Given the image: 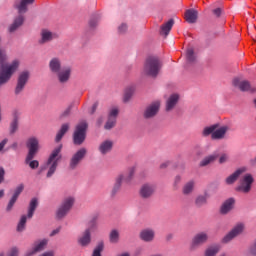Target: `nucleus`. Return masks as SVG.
Instances as JSON below:
<instances>
[{
	"label": "nucleus",
	"mask_w": 256,
	"mask_h": 256,
	"mask_svg": "<svg viewBox=\"0 0 256 256\" xmlns=\"http://www.w3.org/2000/svg\"><path fill=\"white\" fill-rule=\"evenodd\" d=\"M28 154L25 159L26 165H29L30 169H37L39 167V161L35 159V155L39 153V140L37 138H29L26 143Z\"/></svg>",
	"instance_id": "obj_1"
},
{
	"label": "nucleus",
	"mask_w": 256,
	"mask_h": 256,
	"mask_svg": "<svg viewBox=\"0 0 256 256\" xmlns=\"http://www.w3.org/2000/svg\"><path fill=\"white\" fill-rule=\"evenodd\" d=\"M144 71L150 77H157L159 71H161V61L156 56L147 57L144 64Z\"/></svg>",
	"instance_id": "obj_2"
},
{
	"label": "nucleus",
	"mask_w": 256,
	"mask_h": 256,
	"mask_svg": "<svg viewBox=\"0 0 256 256\" xmlns=\"http://www.w3.org/2000/svg\"><path fill=\"white\" fill-rule=\"evenodd\" d=\"M61 149H63V145L57 146L52 151L47 160V165H51L46 175V177L48 178L52 177L55 171H57V165H59V160L62 159Z\"/></svg>",
	"instance_id": "obj_3"
},
{
	"label": "nucleus",
	"mask_w": 256,
	"mask_h": 256,
	"mask_svg": "<svg viewBox=\"0 0 256 256\" xmlns=\"http://www.w3.org/2000/svg\"><path fill=\"white\" fill-rule=\"evenodd\" d=\"M87 129H89V124L87 122H80L74 130L73 133V143L74 145H83L85 139H87Z\"/></svg>",
	"instance_id": "obj_4"
},
{
	"label": "nucleus",
	"mask_w": 256,
	"mask_h": 256,
	"mask_svg": "<svg viewBox=\"0 0 256 256\" xmlns=\"http://www.w3.org/2000/svg\"><path fill=\"white\" fill-rule=\"evenodd\" d=\"M37 207H39V200L37 198H32L29 203L28 214L27 216H21V219L17 225V231L21 232L25 230V225H27V217L28 219H33V215H35Z\"/></svg>",
	"instance_id": "obj_5"
},
{
	"label": "nucleus",
	"mask_w": 256,
	"mask_h": 256,
	"mask_svg": "<svg viewBox=\"0 0 256 256\" xmlns=\"http://www.w3.org/2000/svg\"><path fill=\"white\" fill-rule=\"evenodd\" d=\"M218 127L219 124H214L210 127L204 128V137L211 135L212 139H223V137H225V133H227V126L217 129Z\"/></svg>",
	"instance_id": "obj_6"
},
{
	"label": "nucleus",
	"mask_w": 256,
	"mask_h": 256,
	"mask_svg": "<svg viewBox=\"0 0 256 256\" xmlns=\"http://www.w3.org/2000/svg\"><path fill=\"white\" fill-rule=\"evenodd\" d=\"M74 203H75V199H73L72 197L67 198L56 213L57 219H63V217H65V215L69 213Z\"/></svg>",
	"instance_id": "obj_7"
},
{
	"label": "nucleus",
	"mask_w": 256,
	"mask_h": 256,
	"mask_svg": "<svg viewBox=\"0 0 256 256\" xmlns=\"http://www.w3.org/2000/svg\"><path fill=\"white\" fill-rule=\"evenodd\" d=\"M85 155H87V149L81 148L78 150L71 158L69 167L70 169H77V165L85 159Z\"/></svg>",
	"instance_id": "obj_8"
},
{
	"label": "nucleus",
	"mask_w": 256,
	"mask_h": 256,
	"mask_svg": "<svg viewBox=\"0 0 256 256\" xmlns=\"http://www.w3.org/2000/svg\"><path fill=\"white\" fill-rule=\"evenodd\" d=\"M234 87H238L242 92L256 93V88L251 86V83L247 80L240 81L239 78L233 80Z\"/></svg>",
	"instance_id": "obj_9"
},
{
	"label": "nucleus",
	"mask_w": 256,
	"mask_h": 256,
	"mask_svg": "<svg viewBox=\"0 0 256 256\" xmlns=\"http://www.w3.org/2000/svg\"><path fill=\"white\" fill-rule=\"evenodd\" d=\"M27 81H29V72L24 71L20 73L18 76L17 85L15 88V95H19L23 89H25V85H27Z\"/></svg>",
	"instance_id": "obj_10"
},
{
	"label": "nucleus",
	"mask_w": 256,
	"mask_h": 256,
	"mask_svg": "<svg viewBox=\"0 0 256 256\" xmlns=\"http://www.w3.org/2000/svg\"><path fill=\"white\" fill-rule=\"evenodd\" d=\"M253 176L247 174L241 181V185L236 188V191H242V193H249L251 191V185H253Z\"/></svg>",
	"instance_id": "obj_11"
},
{
	"label": "nucleus",
	"mask_w": 256,
	"mask_h": 256,
	"mask_svg": "<svg viewBox=\"0 0 256 256\" xmlns=\"http://www.w3.org/2000/svg\"><path fill=\"white\" fill-rule=\"evenodd\" d=\"M244 226L243 224L236 225L223 239L222 243H229V241H232L239 235L240 233H243Z\"/></svg>",
	"instance_id": "obj_12"
},
{
	"label": "nucleus",
	"mask_w": 256,
	"mask_h": 256,
	"mask_svg": "<svg viewBox=\"0 0 256 256\" xmlns=\"http://www.w3.org/2000/svg\"><path fill=\"white\" fill-rule=\"evenodd\" d=\"M23 189H25V186L23 184H20L15 189L14 194L6 207V211H11V209H13L15 203H17V200L19 199V195H21V193H23Z\"/></svg>",
	"instance_id": "obj_13"
},
{
	"label": "nucleus",
	"mask_w": 256,
	"mask_h": 256,
	"mask_svg": "<svg viewBox=\"0 0 256 256\" xmlns=\"http://www.w3.org/2000/svg\"><path fill=\"white\" fill-rule=\"evenodd\" d=\"M159 107H161L160 102H154L151 106H149L144 113L145 119H150V117H155V114L159 113Z\"/></svg>",
	"instance_id": "obj_14"
},
{
	"label": "nucleus",
	"mask_w": 256,
	"mask_h": 256,
	"mask_svg": "<svg viewBox=\"0 0 256 256\" xmlns=\"http://www.w3.org/2000/svg\"><path fill=\"white\" fill-rule=\"evenodd\" d=\"M235 205V199L229 198L227 199L221 206L220 213L222 215H227L231 209H233V206Z\"/></svg>",
	"instance_id": "obj_15"
},
{
	"label": "nucleus",
	"mask_w": 256,
	"mask_h": 256,
	"mask_svg": "<svg viewBox=\"0 0 256 256\" xmlns=\"http://www.w3.org/2000/svg\"><path fill=\"white\" fill-rule=\"evenodd\" d=\"M173 25H175V20L170 19L166 23H164L160 28V35H164L167 37L169 33H171V29H173Z\"/></svg>",
	"instance_id": "obj_16"
},
{
	"label": "nucleus",
	"mask_w": 256,
	"mask_h": 256,
	"mask_svg": "<svg viewBox=\"0 0 256 256\" xmlns=\"http://www.w3.org/2000/svg\"><path fill=\"white\" fill-rule=\"evenodd\" d=\"M242 173H245V168H239L236 170L232 175L226 178V184L233 185V183L239 179V176L242 175Z\"/></svg>",
	"instance_id": "obj_17"
},
{
	"label": "nucleus",
	"mask_w": 256,
	"mask_h": 256,
	"mask_svg": "<svg viewBox=\"0 0 256 256\" xmlns=\"http://www.w3.org/2000/svg\"><path fill=\"white\" fill-rule=\"evenodd\" d=\"M23 23H25V18L22 15L16 17L14 22L9 27V32L14 33V31H17V29H19Z\"/></svg>",
	"instance_id": "obj_18"
},
{
	"label": "nucleus",
	"mask_w": 256,
	"mask_h": 256,
	"mask_svg": "<svg viewBox=\"0 0 256 256\" xmlns=\"http://www.w3.org/2000/svg\"><path fill=\"white\" fill-rule=\"evenodd\" d=\"M78 242L82 247H87V245L91 243V230L86 229L83 236L79 238Z\"/></svg>",
	"instance_id": "obj_19"
},
{
	"label": "nucleus",
	"mask_w": 256,
	"mask_h": 256,
	"mask_svg": "<svg viewBox=\"0 0 256 256\" xmlns=\"http://www.w3.org/2000/svg\"><path fill=\"white\" fill-rule=\"evenodd\" d=\"M35 3V0H21L19 4L15 5V8L18 9V13H27V5H32Z\"/></svg>",
	"instance_id": "obj_20"
},
{
	"label": "nucleus",
	"mask_w": 256,
	"mask_h": 256,
	"mask_svg": "<svg viewBox=\"0 0 256 256\" xmlns=\"http://www.w3.org/2000/svg\"><path fill=\"white\" fill-rule=\"evenodd\" d=\"M197 11L194 9L186 10L185 19L187 23H196L197 22Z\"/></svg>",
	"instance_id": "obj_21"
},
{
	"label": "nucleus",
	"mask_w": 256,
	"mask_h": 256,
	"mask_svg": "<svg viewBox=\"0 0 256 256\" xmlns=\"http://www.w3.org/2000/svg\"><path fill=\"white\" fill-rule=\"evenodd\" d=\"M153 191H155L153 186H149L148 184H145L144 186H142L140 190V195L144 199H147V197H151V195H153Z\"/></svg>",
	"instance_id": "obj_22"
},
{
	"label": "nucleus",
	"mask_w": 256,
	"mask_h": 256,
	"mask_svg": "<svg viewBox=\"0 0 256 256\" xmlns=\"http://www.w3.org/2000/svg\"><path fill=\"white\" fill-rule=\"evenodd\" d=\"M111 149H113V142L109 140L104 141L99 147V151L102 153V155L109 153Z\"/></svg>",
	"instance_id": "obj_23"
},
{
	"label": "nucleus",
	"mask_w": 256,
	"mask_h": 256,
	"mask_svg": "<svg viewBox=\"0 0 256 256\" xmlns=\"http://www.w3.org/2000/svg\"><path fill=\"white\" fill-rule=\"evenodd\" d=\"M179 101V95L173 94L170 96V98L167 101L166 110L171 111L175 105H177V102Z\"/></svg>",
	"instance_id": "obj_24"
},
{
	"label": "nucleus",
	"mask_w": 256,
	"mask_h": 256,
	"mask_svg": "<svg viewBox=\"0 0 256 256\" xmlns=\"http://www.w3.org/2000/svg\"><path fill=\"white\" fill-rule=\"evenodd\" d=\"M207 239H208L207 234L200 233L194 237L192 246L196 247V245H201V243H205V241H207Z\"/></svg>",
	"instance_id": "obj_25"
},
{
	"label": "nucleus",
	"mask_w": 256,
	"mask_h": 256,
	"mask_svg": "<svg viewBox=\"0 0 256 256\" xmlns=\"http://www.w3.org/2000/svg\"><path fill=\"white\" fill-rule=\"evenodd\" d=\"M155 237V233L153 230H143L140 233V238L142 241H153V238Z\"/></svg>",
	"instance_id": "obj_26"
},
{
	"label": "nucleus",
	"mask_w": 256,
	"mask_h": 256,
	"mask_svg": "<svg viewBox=\"0 0 256 256\" xmlns=\"http://www.w3.org/2000/svg\"><path fill=\"white\" fill-rule=\"evenodd\" d=\"M50 69L52 73H59L61 71V62L59 59L54 58L50 61Z\"/></svg>",
	"instance_id": "obj_27"
},
{
	"label": "nucleus",
	"mask_w": 256,
	"mask_h": 256,
	"mask_svg": "<svg viewBox=\"0 0 256 256\" xmlns=\"http://www.w3.org/2000/svg\"><path fill=\"white\" fill-rule=\"evenodd\" d=\"M67 131H69V124H63L56 135V143H59L63 139Z\"/></svg>",
	"instance_id": "obj_28"
},
{
	"label": "nucleus",
	"mask_w": 256,
	"mask_h": 256,
	"mask_svg": "<svg viewBox=\"0 0 256 256\" xmlns=\"http://www.w3.org/2000/svg\"><path fill=\"white\" fill-rule=\"evenodd\" d=\"M46 245H47V240H42L33 248L31 252L28 253L27 256L35 255V253H39V251H43Z\"/></svg>",
	"instance_id": "obj_29"
},
{
	"label": "nucleus",
	"mask_w": 256,
	"mask_h": 256,
	"mask_svg": "<svg viewBox=\"0 0 256 256\" xmlns=\"http://www.w3.org/2000/svg\"><path fill=\"white\" fill-rule=\"evenodd\" d=\"M70 76H71V69H66L63 72H58L60 83H65L66 81H69Z\"/></svg>",
	"instance_id": "obj_30"
},
{
	"label": "nucleus",
	"mask_w": 256,
	"mask_h": 256,
	"mask_svg": "<svg viewBox=\"0 0 256 256\" xmlns=\"http://www.w3.org/2000/svg\"><path fill=\"white\" fill-rule=\"evenodd\" d=\"M134 91H135V88L133 86L126 88L124 92V98H123L124 103H128V101H130L131 97H133Z\"/></svg>",
	"instance_id": "obj_31"
},
{
	"label": "nucleus",
	"mask_w": 256,
	"mask_h": 256,
	"mask_svg": "<svg viewBox=\"0 0 256 256\" xmlns=\"http://www.w3.org/2000/svg\"><path fill=\"white\" fill-rule=\"evenodd\" d=\"M186 59L188 63H195V61L197 60V57L195 56V50H193V48L187 49Z\"/></svg>",
	"instance_id": "obj_32"
},
{
	"label": "nucleus",
	"mask_w": 256,
	"mask_h": 256,
	"mask_svg": "<svg viewBox=\"0 0 256 256\" xmlns=\"http://www.w3.org/2000/svg\"><path fill=\"white\" fill-rule=\"evenodd\" d=\"M17 129H19V117L17 116V114H14V119L10 125V133H15Z\"/></svg>",
	"instance_id": "obj_33"
},
{
	"label": "nucleus",
	"mask_w": 256,
	"mask_h": 256,
	"mask_svg": "<svg viewBox=\"0 0 256 256\" xmlns=\"http://www.w3.org/2000/svg\"><path fill=\"white\" fill-rule=\"evenodd\" d=\"M221 247L219 245L212 248H208L205 252V256H216L219 253Z\"/></svg>",
	"instance_id": "obj_34"
},
{
	"label": "nucleus",
	"mask_w": 256,
	"mask_h": 256,
	"mask_svg": "<svg viewBox=\"0 0 256 256\" xmlns=\"http://www.w3.org/2000/svg\"><path fill=\"white\" fill-rule=\"evenodd\" d=\"M217 157H219V155H211L206 157L201 163V167H205L207 165H209V163H213V161H215V159H217Z\"/></svg>",
	"instance_id": "obj_35"
},
{
	"label": "nucleus",
	"mask_w": 256,
	"mask_h": 256,
	"mask_svg": "<svg viewBox=\"0 0 256 256\" xmlns=\"http://www.w3.org/2000/svg\"><path fill=\"white\" fill-rule=\"evenodd\" d=\"M122 181H123V175H120V176L117 178L116 183H115V185H114V188H113V190H112V196H115V194L117 193V191H118L119 189H121V183H122Z\"/></svg>",
	"instance_id": "obj_36"
},
{
	"label": "nucleus",
	"mask_w": 256,
	"mask_h": 256,
	"mask_svg": "<svg viewBox=\"0 0 256 256\" xmlns=\"http://www.w3.org/2000/svg\"><path fill=\"white\" fill-rule=\"evenodd\" d=\"M195 186V183L193 181L188 182L184 188H183V193L184 195H189L191 191H193V187Z\"/></svg>",
	"instance_id": "obj_37"
},
{
	"label": "nucleus",
	"mask_w": 256,
	"mask_h": 256,
	"mask_svg": "<svg viewBox=\"0 0 256 256\" xmlns=\"http://www.w3.org/2000/svg\"><path fill=\"white\" fill-rule=\"evenodd\" d=\"M119 242V232L117 230H112L110 233V243Z\"/></svg>",
	"instance_id": "obj_38"
},
{
	"label": "nucleus",
	"mask_w": 256,
	"mask_h": 256,
	"mask_svg": "<svg viewBox=\"0 0 256 256\" xmlns=\"http://www.w3.org/2000/svg\"><path fill=\"white\" fill-rule=\"evenodd\" d=\"M116 123H117V119L108 117V121L106 122L104 127H105V129H113V127H115Z\"/></svg>",
	"instance_id": "obj_39"
},
{
	"label": "nucleus",
	"mask_w": 256,
	"mask_h": 256,
	"mask_svg": "<svg viewBox=\"0 0 256 256\" xmlns=\"http://www.w3.org/2000/svg\"><path fill=\"white\" fill-rule=\"evenodd\" d=\"M53 39V34L51 32L43 31L42 32V41L45 43Z\"/></svg>",
	"instance_id": "obj_40"
},
{
	"label": "nucleus",
	"mask_w": 256,
	"mask_h": 256,
	"mask_svg": "<svg viewBox=\"0 0 256 256\" xmlns=\"http://www.w3.org/2000/svg\"><path fill=\"white\" fill-rule=\"evenodd\" d=\"M207 203V197L206 196H198L196 198V205L198 207H201V205H205Z\"/></svg>",
	"instance_id": "obj_41"
},
{
	"label": "nucleus",
	"mask_w": 256,
	"mask_h": 256,
	"mask_svg": "<svg viewBox=\"0 0 256 256\" xmlns=\"http://www.w3.org/2000/svg\"><path fill=\"white\" fill-rule=\"evenodd\" d=\"M212 15H214V17H216L217 19H219V17H221V15H223V9L221 8H215L212 10Z\"/></svg>",
	"instance_id": "obj_42"
},
{
	"label": "nucleus",
	"mask_w": 256,
	"mask_h": 256,
	"mask_svg": "<svg viewBox=\"0 0 256 256\" xmlns=\"http://www.w3.org/2000/svg\"><path fill=\"white\" fill-rule=\"evenodd\" d=\"M135 175V167H132L129 171V175L127 178H125V182L126 183H129L132 179H133V176Z\"/></svg>",
	"instance_id": "obj_43"
},
{
	"label": "nucleus",
	"mask_w": 256,
	"mask_h": 256,
	"mask_svg": "<svg viewBox=\"0 0 256 256\" xmlns=\"http://www.w3.org/2000/svg\"><path fill=\"white\" fill-rule=\"evenodd\" d=\"M119 115V110L117 108H114L109 113V118L117 119V116Z\"/></svg>",
	"instance_id": "obj_44"
},
{
	"label": "nucleus",
	"mask_w": 256,
	"mask_h": 256,
	"mask_svg": "<svg viewBox=\"0 0 256 256\" xmlns=\"http://www.w3.org/2000/svg\"><path fill=\"white\" fill-rule=\"evenodd\" d=\"M8 256H19V249L17 247L11 248L8 252Z\"/></svg>",
	"instance_id": "obj_45"
},
{
	"label": "nucleus",
	"mask_w": 256,
	"mask_h": 256,
	"mask_svg": "<svg viewBox=\"0 0 256 256\" xmlns=\"http://www.w3.org/2000/svg\"><path fill=\"white\" fill-rule=\"evenodd\" d=\"M89 27L94 28L97 27V17L94 16L89 21Z\"/></svg>",
	"instance_id": "obj_46"
},
{
	"label": "nucleus",
	"mask_w": 256,
	"mask_h": 256,
	"mask_svg": "<svg viewBox=\"0 0 256 256\" xmlns=\"http://www.w3.org/2000/svg\"><path fill=\"white\" fill-rule=\"evenodd\" d=\"M5 181V168L0 167V185Z\"/></svg>",
	"instance_id": "obj_47"
},
{
	"label": "nucleus",
	"mask_w": 256,
	"mask_h": 256,
	"mask_svg": "<svg viewBox=\"0 0 256 256\" xmlns=\"http://www.w3.org/2000/svg\"><path fill=\"white\" fill-rule=\"evenodd\" d=\"M118 31L119 33H125V31H127V24H122L119 26Z\"/></svg>",
	"instance_id": "obj_48"
},
{
	"label": "nucleus",
	"mask_w": 256,
	"mask_h": 256,
	"mask_svg": "<svg viewBox=\"0 0 256 256\" xmlns=\"http://www.w3.org/2000/svg\"><path fill=\"white\" fill-rule=\"evenodd\" d=\"M250 252L252 255L256 256V240L254 241V244L251 246Z\"/></svg>",
	"instance_id": "obj_49"
},
{
	"label": "nucleus",
	"mask_w": 256,
	"mask_h": 256,
	"mask_svg": "<svg viewBox=\"0 0 256 256\" xmlns=\"http://www.w3.org/2000/svg\"><path fill=\"white\" fill-rule=\"evenodd\" d=\"M227 161V154H223L220 158H219V163L223 164Z\"/></svg>",
	"instance_id": "obj_50"
},
{
	"label": "nucleus",
	"mask_w": 256,
	"mask_h": 256,
	"mask_svg": "<svg viewBox=\"0 0 256 256\" xmlns=\"http://www.w3.org/2000/svg\"><path fill=\"white\" fill-rule=\"evenodd\" d=\"M97 107H99V102H96L93 104L92 110H91V115H93V113H95V111H97Z\"/></svg>",
	"instance_id": "obj_51"
},
{
	"label": "nucleus",
	"mask_w": 256,
	"mask_h": 256,
	"mask_svg": "<svg viewBox=\"0 0 256 256\" xmlns=\"http://www.w3.org/2000/svg\"><path fill=\"white\" fill-rule=\"evenodd\" d=\"M7 141V138H5L0 142V151L5 148V145H7Z\"/></svg>",
	"instance_id": "obj_52"
},
{
	"label": "nucleus",
	"mask_w": 256,
	"mask_h": 256,
	"mask_svg": "<svg viewBox=\"0 0 256 256\" xmlns=\"http://www.w3.org/2000/svg\"><path fill=\"white\" fill-rule=\"evenodd\" d=\"M59 231H61V227L56 228L55 230H53L50 234V237H54V235H57V233H59Z\"/></svg>",
	"instance_id": "obj_53"
},
{
	"label": "nucleus",
	"mask_w": 256,
	"mask_h": 256,
	"mask_svg": "<svg viewBox=\"0 0 256 256\" xmlns=\"http://www.w3.org/2000/svg\"><path fill=\"white\" fill-rule=\"evenodd\" d=\"M41 256H54L53 252H45Z\"/></svg>",
	"instance_id": "obj_54"
},
{
	"label": "nucleus",
	"mask_w": 256,
	"mask_h": 256,
	"mask_svg": "<svg viewBox=\"0 0 256 256\" xmlns=\"http://www.w3.org/2000/svg\"><path fill=\"white\" fill-rule=\"evenodd\" d=\"M169 165V162L163 163L160 165V169H165Z\"/></svg>",
	"instance_id": "obj_55"
},
{
	"label": "nucleus",
	"mask_w": 256,
	"mask_h": 256,
	"mask_svg": "<svg viewBox=\"0 0 256 256\" xmlns=\"http://www.w3.org/2000/svg\"><path fill=\"white\" fill-rule=\"evenodd\" d=\"M4 195H5V191L0 190V199H1V197H3Z\"/></svg>",
	"instance_id": "obj_56"
},
{
	"label": "nucleus",
	"mask_w": 256,
	"mask_h": 256,
	"mask_svg": "<svg viewBox=\"0 0 256 256\" xmlns=\"http://www.w3.org/2000/svg\"><path fill=\"white\" fill-rule=\"evenodd\" d=\"M179 181H181V177H180V176H177L175 183H179Z\"/></svg>",
	"instance_id": "obj_57"
},
{
	"label": "nucleus",
	"mask_w": 256,
	"mask_h": 256,
	"mask_svg": "<svg viewBox=\"0 0 256 256\" xmlns=\"http://www.w3.org/2000/svg\"><path fill=\"white\" fill-rule=\"evenodd\" d=\"M69 109L68 110H66L65 112H64V114H63V116L65 117L68 113H69Z\"/></svg>",
	"instance_id": "obj_58"
},
{
	"label": "nucleus",
	"mask_w": 256,
	"mask_h": 256,
	"mask_svg": "<svg viewBox=\"0 0 256 256\" xmlns=\"http://www.w3.org/2000/svg\"><path fill=\"white\" fill-rule=\"evenodd\" d=\"M169 239H171V235H169L168 237H167V240L169 241Z\"/></svg>",
	"instance_id": "obj_59"
},
{
	"label": "nucleus",
	"mask_w": 256,
	"mask_h": 256,
	"mask_svg": "<svg viewBox=\"0 0 256 256\" xmlns=\"http://www.w3.org/2000/svg\"><path fill=\"white\" fill-rule=\"evenodd\" d=\"M0 256H5L3 253H0Z\"/></svg>",
	"instance_id": "obj_60"
}]
</instances>
